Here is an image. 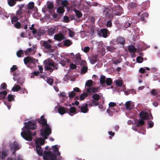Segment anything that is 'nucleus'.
Returning <instances> with one entry per match:
<instances>
[{"instance_id":"nucleus-60","label":"nucleus","mask_w":160,"mask_h":160,"mask_svg":"<svg viewBox=\"0 0 160 160\" xmlns=\"http://www.w3.org/2000/svg\"><path fill=\"white\" fill-rule=\"evenodd\" d=\"M112 109L110 108L108 109L107 110V113L110 116H113V112Z\"/></svg>"},{"instance_id":"nucleus-57","label":"nucleus","mask_w":160,"mask_h":160,"mask_svg":"<svg viewBox=\"0 0 160 160\" xmlns=\"http://www.w3.org/2000/svg\"><path fill=\"white\" fill-rule=\"evenodd\" d=\"M150 93L152 95H158V92L155 89H153L150 91Z\"/></svg>"},{"instance_id":"nucleus-2","label":"nucleus","mask_w":160,"mask_h":160,"mask_svg":"<svg viewBox=\"0 0 160 160\" xmlns=\"http://www.w3.org/2000/svg\"><path fill=\"white\" fill-rule=\"evenodd\" d=\"M44 117L43 116H41L38 122L43 125L40 130L41 135L44 139H46L47 138V136L51 134V129L49 125L47 124V121Z\"/></svg>"},{"instance_id":"nucleus-12","label":"nucleus","mask_w":160,"mask_h":160,"mask_svg":"<svg viewBox=\"0 0 160 160\" xmlns=\"http://www.w3.org/2000/svg\"><path fill=\"white\" fill-rule=\"evenodd\" d=\"M10 147L11 150L14 153L20 148L21 145L18 142L14 141L10 144Z\"/></svg>"},{"instance_id":"nucleus-48","label":"nucleus","mask_w":160,"mask_h":160,"mask_svg":"<svg viewBox=\"0 0 160 160\" xmlns=\"http://www.w3.org/2000/svg\"><path fill=\"white\" fill-rule=\"evenodd\" d=\"M149 68L148 67H144L143 68H141L139 70V72L141 73H143L146 70H149Z\"/></svg>"},{"instance_id":"nucleus-51","label":"nucleus","mask_w":160,"mask_h":160,"mask_svg":"<svg viewBox=\"0 0 160 160\" xmlns=\"http://www.w3.org/2000/svg\"><path fill=\"white\" fill-rule=\"evenodd\" d=\"M103 12L105 13V16L108 15L109 17L110 16V11H109V9L108 8H105L103 10Z\"/></svg>"},{"instance_id":"nucleus-15","label":"nucleus","mask_w":160,"mask_h":160,"mask_svg":"<svg viewBox=\"0 0 160 160\" xmlns=\"http://www.w3.org/2000/svg\"><path fill=\"white\" fill-rule=\"evenodd\" d=\"M89 106L88 104H85L82 106H79L77 108L79 112H80L83 113H86L88 111V106Z\"/></svg>"},{"instance_id":"nucleus-44","label":"nucleus","mask_w":160,"mask_h":160,"mask_svg":"<svg viewBox=\"0 0 160 160\" xmlns=\"http://www.w3.org/2000/svg\"><path fill=\"white\" fill-rule=\"evenodd\" d=\"M72 43V41L69 40H65L64 44L65 46H69Z\"/></svg>"},{"instance_id":"nucleus-8","label":"nucleus","mask_w":160,"mask_h":160,"mask_svg":"<svg viewBox=\"0 0 160 160\" xmlns=\"http://www.w3.org/2000/svg\"><path fill=\"white\" fill-rule=\"evenodd\" d=\"M69 57L73 59L74 62L77 65H80L81 66L84 65L86 63V62L85 61L82 60L81 58V55L79 53H77L76 55L73 53H71L69 55Z\"/></svg>"},{"instance_id":"nucleus-19","label":"nucleus","mask_w":160,"mask_h":160,"mask_svg":"<svg viewBox=\"0 0 160 160\" xmlns=\"http://www.w3.org/2000/svg\"><path fill=\"white\" fill-rule=\"evenodd\" d=\"M79 91V89L78 88L76 87L74 88L73 91L68 92V95L69 98H73L76 94V92H78Z\"/></svg>"},{"instance_id":"nucleus-22","label":"nucleus","mask_w":160,"mask_h":160,"mask_svg":"<svg viewBox=\"0 0 160 160\" xmlns=\"http://www.w3.org/2000/svg\"><path fill=\"white\" fill-rule=\"evenodd\" d=\"M108 30L106 28L101 29L99 31V35L102 36L104 38H106L108 37Z\"/></svg>"},{"instance_id":"nucleus-23","label":"nucleus","mask_w":160,"mask_h":160,"mask_svg":"<svg viewBox=\"0 0 160 160\" xmlns=\"http://www.w3.org/2000/svg\"><path fill=\"white\" fill-rule=\"evenodd\" d=\"M60 99L62 102H63L68 99V97L66 96V93L64 92H62L58 94Z\"/></svg>"},{"instance_id":"nucleus-6","label":"nucleus","mask_w":160,"mask_h":160,"mask_svg":"<svg viewBox=\"0 0 160 160\" xmlns=\"http://www.w3.org/2000/svg\"><path fill=\"white\" fill-rule=\"evenodd\" d=\"M44 63L45 70L49 71L50 73L54 70L58 69V64L56 63L53 60L50 58H48L45 60Z\"/></svg>"},{"instance_id":"nucleus-21","label":"nucleus","mask_w":160,"mask_h":160,"mask_svg":"<svg viewBox=\"0 0 160 160\" xmlns=\"http://www.w3.org/2000/svg\"><path fill=\"white\" fill-rule=\"evenodd\" d=\"M17 67L16 65H13V66L11 68V71L13 72V75L14 77H13V79L14 81L17 80L18 79V74L15 72V71L17 69Z\"/></svg>"},{"instance_id":"nucleus-37","label":"nucleus","mask_w":160,"mask_h":160,"mask_svg":"<svg viewBox=\"0 0 160 160\" xmlns=\"http://www.w3.org/2000/svg\"><path fill=\"white\" fill-rule=\"evenodd\" d=\"M148 13L146 12H143L142 13L141 15V20L142 21H144V18L148 17Z\"/></svg>"},{"instance_id":"nucleus-52","label":"nucleus","mask_w":160,"mask_h":160,"mask_svg":"<svg viewBox=\"0 0 160 160\" xmlns=\"http://www.w3.org/2000/svg\"><path fill=\"white\" fill-rule=\"evenodd\" d=\"M68 4V1L67 0H62L61 3V5L63 7H66Z\"/></svg>"},{"instance_id":"nucleus-34","label":"nucleus","mask_w":160,"mask_h":160,"mask_svg":"<svg viewBox=\"0 0 160 160\" xmlns=\"http://www.w3.org/2000/svg\"><path fill=\"white\" fill-rule=\"evenodd\" d=\"M55 32V29L54 28L51 27L48 29V34L52 36L53 35Z\"/></svg>"},{"instance_id":"nucleus-53","label":"nucleus","mask_w":160,"mask_h":160,"mask_svg":"<svg viewBox=\"0 0 160 160\" xmlns=\"http://www.w3.org/2000/svg\"><path fill=\"white\" fill-rule=\"evenodd\" d=\"M8 151H4L2 152V158H4L8 154Z\"/></svg>"},{"instance_id":"nucleus-1","label":"nucleus","mask_w":160,"mask_h":160,"mask_svg":"<svg viewBox=\"0 0 160 160\" xmlns=\"http://www.w3.org/2000/svg\"><path fill=\"white\" fill-rule=\"evenodd\" d=\"M25 126L22 129V131L21 132V135L22 137L27 141H31L32 140V136H35L36 135V132L32 133L30 130V129L34 130L36 127V125L34 122L29 121L28 122L24 123Z\"/></svg>"},{"instance_id":"nucleus-29","label":"nucleus","mask_w":160,"mask_h":160,"mask_svg":"<svg viewBox=\"0 0 160 160\" xmlns=\"http://www.w3.org/2000/svg\"><path fill=\"white\" fill-rule=\"evenodd\" d=\"M96 106H98L99 108L101 111L104 110L105 109V107L103 104V102H102L101 103H98V102Z\"/></svg>"},{"instance_id":"nucleus-18","label":"nucleus","mask_w":160,"mask_h":160,"mask_svg":"<svg viewBox=\"0 0 160 160\" xmlns=\"http://www.w3.org/2000/svg\"><path fill=\"white\" fill-rule=\"evenodd\" d=\"M34 3L33 2H30L28 4L27 12L29 14L32 13L34 9L36 8H34Z\"/></svg>"},{"instance_id":"nucleus-36","label":"nucleus","mask_w":160,"mask_h":160,"mask_svg":"<svg viewBox=\"0 0 160 160\" xmlns=\"http://www.w3.org/2000/svg\"><path fill=\"white\" fill-rule=\"evenodd\" d=\"M7 94V92L5 91H2L0 92V99H4Z\"/></svg>"},{"instance_id":"nucleus-50","label":"nucleus","mask_w":160,"mask_h":160,"mask_svg":"<svg viewBox=\"0 0 160 160\" xmlns=\"http://www.w3.org/2000/svg\"><path fill=\"white\" fill-rule=\"evenodd\" d=\"M105 82L108 86H110L112 82V80L111 78H108L106 79Z\"/></svg>"},{"instance_id":"nucleus-24","label":"nucleus","mask_w":160,"mask_h":160,"mask_svg":"<svg viewBox=\"0 0 160 160\" xmlns=\"http://www.w3.org/2000/svg\"><path fill=\"white\" fill-rule=\"evenodd\" d=\"M125 105L127 110H130L134 106L133 102L131 101L127 102L125 104Z\"/></svg>"},{"instance_id":"nucleus-25","label":"nucleus","mask_w":160,"mask_h":160,"mask_svg":"<svg viewBox=\"0 0 160 160\" xmlns=\"http://www.w3.org/2000/svg\"><path fill=\"white\" fill-rule=\"evenodd\" d=\"M54 38L55 39L59 41H61L64 38V36L62 34H58L54 35Z\"/></svg>"},{"instance_id":"nucleus-31","label":"nucleus","mask_w":160,"mask_h":160,"mask_svg":"<svg viewBox=\"0 0 160 160\" xmlns=\"http://www.w3.org/2000/svg\"><path fill=\"white\" fill-rule=\"evenodd\" d=\"M116 105V103L112 102H110L109 104V107L110 109H112L113 111L118 112V110L114 109V108H113V107H114Z\"/></svg>"},{"instance_id":"nucleus-30","label":"nucleus","mask_w":160,"mask_h":160,"mask_svg":"<svg viewBox=\"0 0 160 160\" xmlns=\"http://www.w3.org/2000/svg\"><path fill=\"white\" fill-rule=\"evenodd\" d=\"M67 108H64L63 107H59V111L58 113L61 115H63L67 112Z\"/></svg>"},{"instance_id":"nucleus-32","label":"nucleus","mask_w":160,"mask_h":160,"mask_svg":"<svg viewBox=\"0 0 160 160\" xmlns=\"http://www.w3.org/2000/svg\"><path fill=\"white\" fill-rule=\"evenodd\" d=\"M69 62V61L68 59L65 58L64 59L61 60L60 63L62 66H64L67 64Z\"/></svg>"},{"instance_id":"nucleus-56","label":"nucleus","mask_w":160,"mask_h":160,"mask_svg":"<svg viewBox=\"0 0 160 160\" xmlns=\"http://www.w3.org/2000/svg\"><path fill=\"white\" fill-rule=\"evenodd\" d=\"M88 95L87 93H82L80 96V98L81 100H83Z\"/></svg>"},{"instance_id":"nucleus-38","label":"nucleus","mask_w":160,"mask_h":160,"mask_svg":"<svg viewBox=\"0 0 160 160\" xmlns=\"http://www.w3.org/2000/svg\"><path fill=\"white\" fill-rule=\"evenodd\" d=\"M73 11H74L78 18H80L82 16V12L79 11L75 9H74Z\"/></svg>"},{"instance_id":"nucleus-55","label":"nucleus","mask_w":160,"mask_h":160,"mask_svg":"<svg viewBox=\"0 0 160 160\" xmlns=\"http://www.w3.org/2000/svg\"><path fill=\"white\" fill-rule=\"evenodd\" d=\"M136 7V3L133 2H130L128 5V7L131 8H134Z\"/></svg>"},{"instance_id":"nucleus-26","label":"nucleus","mask_w":160,"mask_h":160,"mask_svg":"<svg viewBox=\"0 0 160 160\" xmlns=\"http://www.w3.org/2000/svg\"><path fill=\"white\" fill-rule=\"evenodd\" d=\"M23 60L24 63L25 64H26L28 63L33 62H34V59L29 57H27L24 58Z\"/></svg>"},{"instance_id":"nucleus-16","label":"nucleus","mask_w":160,"mask_h":160,"mask_svg":"<svg viewBox=\"0 0 160 160\" xmlns=\"http://www.w3.org/2000/svg\"><path fill=\"white\" fill-rule=\"evenodd\" d=\"M42 44L45 48L48 50L49 52H54L53 49L52 48L51 45L48 42L44 41Z\"/></svg>"},{"instance_id":"nucleus-39","label":"nucleus","mask_w":160,"mask_h":160,"mask_svg":"<svg viewBox=\"0 0 160 160\" xmlns=\"http://www.w3.org/2000/svg\"><path fill=\"white\" fill-rule=\"evenodd\" d=\"M106 49L107 50L110 52H113L116 50V48L112 46H108L106 47Z\"/></svg>"},{"instance_id":"nucleus-20","label":"nucleus","mask_w":160,"mask_h":160,"mask_svg":"<svg viewBox=\"0 0 160 160\" xmlns=\"http://www.w3.org/2000/svg\"><path fill=\"white\" fill-rule=\"evenodd\" d=\"M116 85L118 87H121L122 89L121 91H123L124 90V85H123V81L122 80L118 79L115 81Z\"/></svg>"},{"instance_id":"nucleus-28","label":"nucleus","mask_w":160,"mask_h":160,"mask_svg":"<svg viewBox=\"0 0 160 160\" xmlns=\"http://www.w3.org/2000/svg\"><path fill=\"white\" fill-rule=\"evenodd\" d=\"M32 33L33 34H37L38 36H41L43 35V31L41 30H39L38 32L36 30H33L32 31Z\"/></svg>"},{"instance_id":"nucleus-5","label":"nucleus","mask_w":160,"mask_h":160,"mask_svg":"<svg viewBox=\"0 0 160 160\" xmlns=\"http://www.w3.org/2000/svg\"><path fill=\"white\" fill-rule=\"evenodd\" d=\"M16 15L22 21L24 28L25 29H27L28 26L30 25V23L28 20L29 14L27 11L25 10H18L16 12Z\"/></svg>"},{"instance_id":"nucleus-63","label":"nucleus","mask_w":160,"mask_h":160,"mask_svg":"<svg viewBox=\"0 0 160 160\" xmlns=\"http://www.w3.org/2000/svg\"><path fill=\"white\" fill-rule=\"evenodd\" d=\"M88 70V68L87 67L84 66L81 69L82 72L83 73H85Z\"/></svg>"},{"instance_id":"nucleus-61","label":"nucleus","mask_w":160,"mask_h":160,"mask_svg":"<svg viewBox=\"0 0 160 160\" xmlns=\"http://www.w3.org/2000/svg\"><path fill=\"white\" fill-rule=\"evenodd\" d=\"M148 127L150 128H152L153 126V122L151 121H148Z\"/></svg>"},{"instance_id":"nucleus-35","label":"nucleus","mask_w":160,"mask_h":160,"mask_svg":"<svg viewBox=\"0 0 160 160\" xmlns=\"http://www.w3.org/2000/svg\"><path fill=\"white\" fill-rule=\"evenodd\" d=\"M100 83L101 84H104L106 80V78L105 76L103 75H101L100 78Z\"/></svg>"},{"instance_id":"nucleus-41","label":"nucleus","mask_w":160,"mask_h":160,"mask_svg":"<svg viewBox=\"0 0 160 160\" xmlns=\"http://www.w3.org/2000/svg\"><path fill=\"white\" fill-rule=\"evenodd\" d=\"M117 42L122 44H123L125 42V39L124 38L119 37L117 39Z\"/></svg>"},{"instance_id":"nucleus-13","label":"nucleus","mask_w":160,"mask_h":160,"mask_svg":"<svg viewBox=\"0 0 160 160\" xmlns=\"http://www.w3.org/2000/svg\"><path fill=\"white\" fill-rule=\"evenodd\" d=\"M19 19L16 15V16L12 17L11 19L12 23L14 24V27L16 28H19L20 27L21 24L20 22L18 21Z\"/></svg>"},{"instance_id":"nucleus-64","label":"nucleus","mask_w":160,"mask_h":160,"mask_svg":"<svg viewBox=\"0 0 160 160\" xmlns=\"http://www.w3.org/2000/svg\"><path fill=\"white\" fill-rule=\"evenodd\" d=\"M47 82L49 85H51L53 83V80L51 78L47 79Z\"/></svg>"},{"instance_id":"nucleus-27","label":"nucleus","mask_w":160,"mask_h":160,"mask_svg":"<svg viewBox=\"0 0 160 160\" xmlns=\"http://www.w3.org/2000/svg\"><path fill=\"white\" fill-rule=\"evenodd\" d=\"M76 111V109L75 107H71L69 110L67 109V112H68L69 115L72 116V114L75 113Z\"/></svg>"},{"instance_id":"nucleus-43","label":"nucleus","mask_w":160,"mask_h":160,"mask_svg":"<svg viewBox=\"0 0 160 160\" xmlns=\"http://www.w3.org/2000/svg\"><path fill=\"white\" fill-rule=\"evenodd\" d=\"M17 55L18 57H22L23 56V52L22 50H20L17 52Z\"/></svg>"},{"instance_id":"nucleus-33","label":"nucleus","mask_w":160,"mask_h":160,"mask_svg":"<svg viewBox=\"0 0 160 160\" xmlns=\"http://www.w3.org/2000/svg\"><path fill=\"white\" fill-rule=\"evenodd\" d=\"M128 49L129 51L132 53H135L136 51V48L132 45L129 46Z\"/></svg>"},{"instance_id":"nucleus-14","label":"nucleus","mask_w":160,"mask_h":160,"mask_svg":"<svg viewBox=\"0 0 160 160\" xmlns=\"http://www.w3.org/2000/svg\"><path fill=\"white\" fill-rule=\"evenodd\" d=\"M36 48L34 46L32 47L29 48L25 51V53L26 55H33L36 52Z\"/></svg>"},{"instance_id":"nucleus-3","label":"nucleus","mask_w":160,"mask_h":160,"mask_svg":"<svg viewBox=\"0 0 160 160\" xmlns=\"http://www.w3.org/2000/svg\"><path fill=\"white\" fill-rule=\"evenodd\" d=\"M52 151L55 155H54L50 151L44 152L43 159L44 160H57L56 157L59 156L60 153L58 151L59 146L58 145H55L52 147Z\"/></svg>"},{"instance_id":"nucleus-54","label":"nucleus","mask_w":160,"mask_h":160,"mask_svg":"<svg viewBox=\"0 0 160 160\" xmlns=\"http://www.w3.org/2000/svg\"><path fill=\"white\" fill-rule=\"evenodd\" d=\"M40 74V73L38 71L34 72L31 73L30 76L31 78H34V76H38Z\"/></svg>"},{"instance_id":"nucleus-10","label":"nucleus","mask_w":160,"mask_h":160,"mask_svg":"<svg viewBox=\"0 0 160 160\" xmlns=\"http://www.w3.org/2000/svg\"><path fill=\"white\" fill-rule=\"evenodd\" d=\"M92 97L93 99L91 102L89 103L88 105L90 107H94L97 105L98 102V101L100 97L98 94H94Z\"/></svg>"},{"instance_id":"nucleus-49","label":"nucleus","mask_w":160,"mask_h":160,"mask_svg":"<svg viewBox=\"0 0 160 160\" xmlns=\"http://www.w3.org/2000/svg\"><path fill=\"white\" fill-rule=\"evenodd\" d=\"M37 8H34V10H33L32 12V14L33 17L35 18H37L38 16V13L37 11Z\"/></svg>"},{"instance_id":"nucleus-11","label":"nucleus","mask_w":160,"mask_h":160,"mask_svg":"<svg viewBox=\"0 0 160 160\" xmlns=\"http://www.w3.org/2000/svg\"><path fill=\"white\" fill-rule=\"evenodd\" d=\"M15 97V95L9 94L8 95V100L6 101H3L4 104L7 107L9 110L10 109L12 104L10 102L14 100Z\"/></svg>"},{"instance_id":"nucleus-58","label":"nucleus","mask_w":160,"mask_h":160,"mask_svg":"<svg viewBox=\"0 0 160 160\" xmlns=\"http://www.w3.org/2000/svg\"><path fill=\"white\" fill-rule=\"evenodd\" d=\"M136 61L138 63H141L143 61V58L141 57L138 56L136 58Z\"/></svg>"},{"instance_id":"nucleus-4","label":"nucleus","mask_w":160,"mask_h":160,"mask_svg":"<svg viewBox=\"0 0 160 160\" xmlns=\"http://www.w3.org/2000/svg\"><path fill=\"white\" fill-rule=\"evenodd\" d=\"M140 115L142 119H139L134 121L135 124L132 126V128L134 131H137L138 127L144 124L145 122L143 120L151 119L152 117L151 113L148 114L144 112H141Z\"/></svg>"},{"instance_id":"nucleus-59","label":"nucleus","mask_w":160,"mask_h":160,"mask_svg":"<svg viewBox=\"0 0 160 160\" xmlns=\"http://www.w3.org/2000/svg\"><path fill=\"white\" fill-rule=\"evenodd\" d=\"M121 60L120 59H117L116 60H112V62L115 65H117L121 62Z\"/></svg>"},{"instance_id":"nucleus-46","label":"nucleus","mask_w":160,"mask_h":160,"mask_svg":"<svg viewBox=\"0 0 160 160\" xmlns=\"http://www.w3.org/2000/svg\"><path fill=\"white\" fill-rule=\"evenodd\" d=\"M47 8L49 10H51L53 9V5L52 3L51 2H48L47 3Z\"/></svg>"},{"instance_id":"nucleus-47","label":"nucleus","mask_w":160,"mask_h":160,"mask_svg":"<svg viewBox=\"0 0 160 160\" xmlns=\"http://www.w3.org/2000/svg\"><path fill=\"white\" fill-rule=\"evenodd\" d=\"M57 12L60 14H62L64 12V10L63 7H59L57 9Z\"/></svg>"},{"instance_id":"nucleus-42","label":"nucleus","mask_w":160,"mask_h":160,"mask_svg":"<svg viewBox=\"0 0 160 160\" xmlns=\"http://www.w3.org/2000/svg\"><path fill=\"white\" fill-rule=\"evenodd\" d=\"M98 59L96 57H92L90 59V62L92 64H95L98 61Z\"/></svg>"},{"instance_id":"nucleus-9","label":"nucleus","mask_w":160,"mask_h":160,"mask_svg":"<svg viewBox=\"0 0 160 160\" xmlns=\"http://www.w3.org/2000/svg\"><path fill=\"white\" fill-rule=\"evenodd\" d=\"M93 81L91 80H89L86 82L85 85L89 87L87 89V91L89 93L92 92H97V89L94 88H91V87L92 85Z\"/></svg>"},{"instance_id":"nucleus-17","label":"nucleus","mask_w":160,"mask_h":160,"mask_svg":"<svg viewBox=\"0 0 160 160\" xmlns=\"http://www.w3.org/2000/svg\"><path fill=\"white\" fill-rule=\"evenodd\" d=\"M114 9L113 13L117 16L121 15L123 12L122 7L118 5Z\"/></svg>"},{"instance_id":"nucleus-40","label":"nucleus","mask_w":160,"mask_h":160,"mask_svg":"<svg viewBox=\"0 0 160 160\" xmlns=\"http://www.w3.org/2000/svg\"><path fill=\"white\" fill-rule=\"evenodd\" d=\"M20 89L21 87L19 86L18 85H15L12 89V90L14 92H18Z\"/></svg>"},{"instance_id":"nucleus-7","label":"nucleus","mask_w":160,"mask_h":160,"mask_svg":"<svg viewBox=\"0 0 160 160\" xmlns=\"http://www.w3.org/2000/svg\"><path fill=\"white\" fill-rule=\"evenodd\" d=\"M35 142L36 145L35 150H36L37 153L38 155L41 156H42L44 154V153L43 154V149L41 147V146L44 144V140L41 138H38L36 139Z\"/></svg>"},{"instance_id":"nucleus-62","label":"nucleus","mask_w":160,"mask_h":160,"mask_svg":"<svg viewBox=\"0 0 160 160\" xmlns=\"http://www.w3.org/2000/svg\"><path fill=\"white\" fill-rule=\"evenodd\" d=\"M68 33L69 36L71 37H73L74 34V33L73 32L71 31L70 29H68Z\"/></svg>"},{"instance_id":"nucleus-45","label":"nucleus","mask_w":160,"mask_h":160,"mask_svg":"<svg viewBox=\"0 0 160 160\" xmlns=\"http://www.w3.org/2000/svg\"><path fill=\"white\" fill-rule=\"evenodd\" d=\"M16 1L15 0H8V3L10 6L12 7L15 4Z\"/></svg>"}]
</instances>
